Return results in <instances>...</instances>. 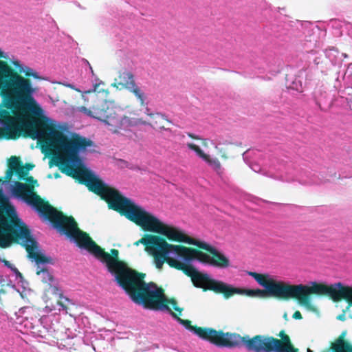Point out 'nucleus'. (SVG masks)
Wrapping results in <instances>:
<instances>
[{"label": "nucleus", "mask_w": 352, "mask_h": 352, "mask_svg": "<svg viewBox=\"0 0 352 352\" xmlns=\"http://www.w3.org/2000/svg\"><path fill=\"white\" fill-rule=\"evenodd\" d=\"M293 318L294 319H301L302 318L301 314L297 311L294 314Z\"/></svg>", "instance_id": "cd10ccee"}, {"label": "nucleus", "mask_w": 352, "mask_h": 352, "mask_svg": "<svg viewBox=\"0 0 352 352\" xmlns=\"http://www.w3.org/2000/svg\"><path fill=\"white\" fill-rule=\"evenodd\" d=\"M340 56L342 57H344V58H346L348 56L345 53H342L341 54H340Z\"/></svg>", "instance_id": "473e14b6"}, {"label": "nucleus", "mask_w": 352, "mask_h": 352, "mask_svg": "<svg viewBox=\"0 0 352 352\" xmlns=\"http://www.w3.org/2000/svg\"><path fill=\"white\" fill-rule=\"evenodd\" d=\"M37 324L39 325V329L42 327L47 332L53 329V324L52 322L51 316H41V318L37 320Z\"/></svg>", "instance_id": "f8f14e48"}, {"label": "nucleus", "mask_w": 352, "mask_h": 352, "mask_svg": "<svg viewBox=\"0 0 352 352\" xmlns=\"http://www.w3.org/2000/svg\"><path fill=\"white\" fill-rule=\"evenodd\" d=\"M119 78L120 80V82H118V85L116 83L113 85V86L117 88H118V85H122L128 89L135 84L134 76L131 72L124 71L123 72L120 73Z\"/></svg>", "instance_id": "6e6552de"}, {"label": "nucleus", "mask_w": 352, "mask_h": 352, "mask_svg": "<svg viewBox=\"0 0 352 352\" xmlns=\"http://www.w3.org/2000/svg\"><path fill=\"white\" fill-rule=\"evenodd\" d=\"M344 287H347V286H344ZM348 288L352 289V287H348ZM350 304H352V300L349 298H345Z\"/></svg>", "instance_id": "2f4dec72"}, {"label": "nucleus", "mask_w": 352, "mask_h": 352, "mask_svg": "<svg viewBox=\"0 0 352 352\" xmlns=\"http://www.w3.org/2000/svg\"><path fill=\"white\" fill-rule=\"evenodd\" d=\"M148 122H146V121H144L142 119L133 118V125H134V126H139V125H148Z\"/></svg>", "instance_id": "b1692460"}, {"label": "nucleus", "mask_w": 352, "mask_h": 352, "mask_svg": "<svg viewBox=\"0 0 352 352\" xmlns=\"http://www.w3.org/2000/svg\"><path fill=\"white\" fill-rule=\"evenodd\" d=\"M189 137L192 138H194V139H200L198 136H196L192 133H188V134Z\"/></svg>", "instance_id": "7c9ffc66"}, {"label": "nucleus", "mask_w": 352, "mask_h": 352, "mask_svg": "<svg viewBox=\"0 0 352 352\" xmlns=\"http://www.w3.org/2000/svg\"><path fill=\"white\" fill-rule=\"evenodd\" d=\"M160 116H161L162 118H164V115H162V113H160Z\"/></svg>", "instance_id": "79ce46f5"}, {"label": "nucleus", "mask_w": 352, "mask_h": 352, "mask_svg": "<svg viewBox=\"0 0 352 352\" xmlns=\"http://www.w3.org/2000/svg\"><path fill=\"white\" fill-rule=\"evenodd\" d=\"M343 79L347 82L349 87H352V67L348 66L346 71L344 75Z\"/></svg>", "instance_id": "412c9836"}, {"label": "nucleus", "mask_w": 352, "mask_h": 352, "mask_svg": "<svg viewBox=\"0 0 352 352\" xmlns=\"http://www.w3.org/2000/svg\"><path fill=\"white\" fill-rule=\"evenodd\" d=\"M243 345L254 352H286L285 344L272 337L256 336L252 338L243 336Z\"/></svg>", "instance_id": "39448f33"}, {"label": "nucleus", "mask_w": 352, "mask_h": 352, "mask_svg": "<svg viewBox=\"0 0 352 352\" xmlns=\"http://www.w3.org/2000/svg\"><path fill=\"white\" fill-rule=\"evenodd\" d=\"M128 90L134 94V95L140 101L142 105L144 106L147 104L146 102V97L145 94L136 84L129 88Z\"/></svg>", "instance_id": "9b49d317"}, {"label": "nucleus", "mask_w": 352, "mask_h": 352, "mask_svg": "<svg viewBox=\"0 0 352 352\" xmlns=\"http://www.w3.org/2000/svg\"><path fill=\"white\" fill-rule=\"evenodd\" d=\"M4 281H5V280H4V279L3 278V277H2V276H0V285H2V282H4Z\"/></svg>", "instance_id": "72a5a7b5"}, {"label": "nucleus", "mask_w": 352, "mask_h": 352, "mask_svg": "<svg viewBox=\"0 0 352 352\" xmlns=\"http://www.w3.org/2000/svg\"><path fill=\"white\" fill-rule=\"evenodd\" d=\"M204 160L211 167H212L216 170H218L221 168V164L219 160L217 158H212L208 155H207L206 159H204Z\"/></svg>", "instance_id": "a211bd4d"}, {"label": "nucleus", "mask_w": 352, "mask_h": 352, "mask_svg": "<svg viewBox=\"0 0 352 352\" xmlns=\"http://www.w3.org/2000/svg\"><path fill=\"white\" fill-rule=\"evenodd\" d=\"M51 293L55 296H58L60 298H64L63 296V289L59 286L57 280H54L51 284L49 285Z\"/></svg>", "instance_id": "4468645a"}, {"label": "nucleus", "mask_w": 352, "mask_h": 352, "mask_svg": "<svg viewBox=\"0 0 352 352\" xmlns=\"http://www.w3.org/2000/svg\"><path fill=\"white\" fill-rule=\"evenodd\" d=\"M325 55L333 65H340L342 64V58H341L340 53L336 48L332 47L327 49L325 50Z\"/></svg>", "instance_id": "1a4fd4ad"}, {"label": "nucleus", "mask_w": 352, "mask_h": 352, "mask_svg": "<svg viewBox=\"0 0 352 352\" xmlns=\"http://www.w3.org/2000/svg\"><path fill=\"white\" fill-rule=\"evenodd\" d=\"M77 111L82 113L85 115H86V116H89L90 118H93L98 120L100 121V120H104V118H100L95 116L93 114L92 111L91 110L88 109L87 108H86L85 107H78L77 109Z\"/></svg>", "instance_id": "aec40b11"}, {"label": "nucleus", "mask_w": 352, "mask_h": 352, "mask_svg": "<svg viewBox=\"0 0 352 352\" xmlns=\"http://www.w3.org/2000/svg\"><path fill=\"white\" fill-rule=\"evenodd\" d=\"M247 164H248L249 167L254 172L260 173L261 171V168L258 164H250L248 162Z\"/></svg>", "instance_id": "393cba45"}, {"label": "nucleus", "mask_w": 352, "mask_h": 352, "mask_svg": "<svg viewBox=\"0 0 352 352\" xmlns=\"http://www.w3.org/2000/svg\"><path fill=\"white\" fill-rule=\"evenodd\" d=\"M186 146L187 147L193 151L196 155L199 157L200 158H201L203 160L204 159H206L207 157V154H206L200 148L199 146H197L196 144H192V143H187L186 144Z\"/></svg>", "instance_id": "f3484780"}, {"label": "nucleus", "mask_w": 352, "mask_h": 352, "mask_svg": "<svg viewBox=\"0 0 352 352\" xmlns=\"http://www.w3.org/2000/svg\"><path fill=\"white\" fill-rule=\"evenodd\" d=\"M281 180H283L284 182H290L294 181V179L293 177L285 176V177H282Z\"/></svg>", "instance_id": "a878e982"}, {"label": "nucleus", "mask_w": 352, "mask_h": 352, "mask_svg": "<svg viewBox=\"0 0 352 352\" xmlns=\"http://www.w3.org/2000/svg\"><path fill=\"white\" fill-rule=\"evenodd\" d=\"M63 85H64L65 86H66V87H70V88H71V89H74V90H76V91H78V92H81V91H80L79 89L76 88V87L74 85H72V84L63 83Z\"/></svg>", "instance_id": "bb28decb"}, {"label": "nucleus", "mask_w": 352, "mask_h": 352, "mask_svg": "<svg viewBox=\"0 0 352 352\" xmlns=\"http://www.w3.org/2000/svg\"><path fill=\"white\" fill-rule=\"evenodd\" d=\"M243 274H248L254 278V280L263 287L267 281V278L270 276L269 274H261L250 271H243Z\"/></svg>", "instance_id": "9d476101"}, {"label": "nucleus", "mask_w": 352, "mask_h": 352, "mask_svg": "<svg viewBox=\"0 0 352 352\" xmlns=\"http://www.w3.org/2000/svg\"><path fill=\"white\" fill-rule=\"evenodd\" d=\"M0 58L8 54L0 49ZM36 90L29 80L14 73L0 60V138L16 139L27 133L43 143V151L54 155L63 171L85 184L111 207L123 214V196L108 186L85 164L81 154L91 142L74 135L68 139L58 122L46 116L34 98Z\"/></svg>", "instance_id": "f257e3e1"}, {"label": "nucleus", "mask_w": 352, "mask_h": 352, "mask_svg": "<svg viewBox=\"0 0 352 352\" xmlns=\"http://www.w3.org/2000/svg\"><path fill=\"white\" fill-rule=\"evenodd\" d=\"M160 116H161L162 118H164V115H162V113H160Z\"/></svg>", "instance_id": "37998d69"}, {"label": "nucleus", "mask_w": 352, "mask_h": 352, "mask_svg": "<svg viewBox=\"0 0 352 352\" xmlns=\"http://www.w3.org/2000/svg\"><path fill=\"white\" fill-rule=\"evenodd\" d=\"M4 263L6 267L10 269L11 275L14 277V280L16 281L17 283H22L23 277L19 270L7 261H4Z\"/></svg>", "instance_id": "ddd939ff"}, {"label": "nucleus", "mask_w": 352, "mask_h": 352, "mask_svg": "<svg viewBox=\"0 0 352 352\" xmlns=\"http://www.w3.org/2000/svg\"><path fill=\"white\" fill-rule=\"evenodd\" d=\"M102 84V82L101 80H100L98 78H97L96 77L95 78V80L94 82H93V89H91V90H88L87 91H85L86 93H90V92H94L96 91L97 87L100 85Z\"/></svg>", "instance_id": "5701e85b"}, {"label": "nucleus", "mask_w": 352, "mask_h": 352, "mask_svg": "<svg viewBox=\"0 0 352 352\" xmlns=\"http://www.w3.org/2000/svg\"><path fill=\"white\" fill-rule=\"evenodd\" d=\"M50 222L53 224L54 228L59 233L65 235L78 247L87 250L105 264L109 272L114 276L118 284L125 290L136 304L141 305L146 309L170 313L179 324L184 325L187 329L217 346L233 347L239 344L241 337L239 335L223 333L211 329L196 328L191 326L189 321L177 317L165 304V302L170 303L175 310L179 311L174 300H168L162 293V290L158 288L155 284L146 283L142 280L144 275H139L135 271L129 269L124 263L119 261L118 250H112V256L104 252L85 233L77 228L73 218L64 216L61 212L53 208Z\"/></svg>", "instance_id": "f03ea898"}, {"label": "nucleus", "mask_w": 352, "mask_h": 352, "mask_svg": "<svg viewBox=\"0 0 352 352\" xmlns=\"http://www.w3.org/2000/svg\"><path fill=\"white\" fill-rule=\"evenodd\" d=\"M249 155V151H247L246 152H243V160H245V158H247Z\"/></svg>", "instance_id": "c756f323"}, {"label": "nucleus", "mask_w": 352, "mask_h": 352, "mask_svg": "<svg viewBox=\"0 0 352 352\" xmlns=\"http://www.w3.org/2000/svg\"><path fill=\"white\" fill-rule=\"evenodd\" d=\"M100 122L109 126V130L113 133L117 132L118 129H126L130 126H134L133 118L126 116L119 119L115 113H110L104 116V120H100Z\"/></svg>", "instance_id": "0eeeda50"}, {"label": "nucleus", "mask_w": 352, "mask_h": 352, "mask_svg": "<svg viewBox=\"0 0 352 352\" xmlns=\"http://www.w3.org/2000/svg\"><path fill=\"white\" fill-rule=\"evenodd\" d=\"M31 307H23L21 308L18 313H16V323L20 327V331H23L25 333L31 334L34 337L43 338L45 336L43 334V331L39 329V325L37 324V320L31 318L29 320L28 315L32 311Z\"/></svg>", "instance_id": "423d86ee"}, {"label": "nucleus", "mask_w": 352, "mask_h": 352, "mask_svg": "<svg viewBox=\"0 0 352 352\" xmlns=\"http://www.w3.org/2000/svg\"><path fill=\"white\" fill-rule=\"evenodd\" d=\"M307 352H312V351L311 349H308Z\"/></svg>", "instance_id": "58836bf2"}, {"label": "nucleus", "mask_w": 352, "mask_h": 352, "mask_svg": "<svg viewBox=\"0 0 352 352\" xmlns=\"http://www.w3.org/2000/svg\"><path fill=\"white\" fill-rule=\"evenodd\" d=\"M56 310L58 311H65L66 314L67 313L66 307L59 302H57L55 305H47L45 307V311L47 313Z\"/></svg>", "instance_id": "dca6fc26"}, {"label": "nucleus", "mask_w": 352, "mask_h": 352, "mask_svg": "<svg viewBox=\"0 0 352 352\" xmlns=\"http://www.w3.org/2000/svg\"><path fill=\"white\" fill-rule=\"evenodd\" d=\"M89 69H90V72H91V74L94 76V71L90 66H89Z\"/></svg>", "instance_id": "e433bc0d"}, {"label": "nucleus", "mask_w": 352, "mask_h": 352, "mask_svg": "<svg viewBox=\"0 0 352 352\" xmlns=\"http://www.w3.org/2000/svg\"><path fill=\"white\" fill-rule=\"evenodd\" d=\"M20 236L15 240L20 242L24 247H25L29 256L37 265L36 274L44 283L48 285L51 284L55 279L51 273L46 269V264L53 263V259L45 255L39 250L37 242L31 235L29 230H20Z\"/></svg>", "instance_id": "20e7f679"}, {"label": "nucleus", "mask_w": 352, "mask_h": 352, "mask_svg": "<svg viewBox=\"0 0 352 352\" xmlns=\"http://www.w3.org/2000/svg\"><path fill=\"white\" fill-rule=\"evenodd\" d=\"M314 63H315L316 65H318V64H319V63H320V62L318 61V59H317V58H315V59L314 60Z\"/></svg>", "instance_id": "f704fd0d"}, {"label": "nucleus", "mask_w": 352, "mask_h": 352, "mask_svg": "<svg viewBox=\"0 0 352 352\" xmlns=\"http://www.w3.org/2000/svg\"><path fill=\"white\" fill-rule=\"evenodd\" d=\"M145 113L149 116H151L153 115V113H151L150 109L148 107H146L145 109Z\"/></svg>", "instance_id": "c85d7f7f"}, {"label": "nucleus", "mask_w": 352, "mask_h": 352, "mask_svg": "<svg viewBox=\"0 0 352 352\" xmlns=\"http://www.w3.org/2000/svg\"><path fill=\"white\" fill-rule=\"evenodd\" d=\"M338 352H352V347L348 343H340Z\"/></svg>", "instance_id": "4be33fe9"}, {"label": "nucleus", "mask_w": 352, "mask_h": 352, "mask_svg": "<svg viewBox=\"0 0 352 352\" xmlns=\"http://www.w3.org/2000/svg\"><path fill=\"white\" fill-rule=\"evenodd\" d=\"M211 142L215 146V148H217V145L213 141H212Z\"/></svg>", "instance_id": "4c0bfd02"}, {"label": "nucleus", "mask_w": 352, "mask_h": 352, "mask_svg": "<svg viewBox=\"0 0 352 352\" xmlns=\"http://www.w3.org/2000/svg\"><path fill=\"white\" fill-rule=\"evenodd\" d=\"M6 178L0 179V246L7 248L20 236V230L27 228L19 219L16 209L9 203L10 197L21 200L30 206L43 221H50L53 208L34 192L36 184L28 177L32 166L21 164L19 157L12 156L8 161Z\"/></svg>", "instance_id": "7ed1b4c3"}, {"label": "nucleus", "mask_w": 352, "mask_h": 352, "mask_svg": "<svg viewBox=\"0 0 352 352\" xmlns=\"http://www.w3.org/2000/svg\"><path fill=\"white\" fill-rule=\"evenodd\" d=\"M19 70L21 72H23L27 76H32L36 79H44L43 78H41L39 76L38 74L34 71L32 68L25 66V65H21L19 67Z\"/></svg>", "instance_id": "2eb2a0df"}, {"label": "nucleus", "mask_w": 352, "mask_h": 352, "mask_svg": "<svg viewBox=\"0 0 352 352\" xmlns=\"http://www.w3.org/2000/svg\"><path fill=\"white\" fill-rule=\"evenodd\" d=\"M343 318H344V316H339L338 317V319H339V320H342Z\"/></svg>", "instance_id": "c9c22d12"}, {"label": "nucleus", "mask_w": 352, "mask_h": 352, "mask_svg": "<svg viewBox=\"0 0 352 352\" xmlns=\"http://www.w3.org/2000/svg\"><path fill=\"white\" fill-rule=\"evenodd\" d=\"M258 201L259 199L258 198L243 192V205H245L246 207H251V206L248 205V203H253L258 204Z\"/></svg>", "instance_id": "6ab92c4d"}, {"label": "nucleus", "mask_w": 352, "mask_h": 352, "mask_svg": "<svg viewBox=\"0 0 352 352\" xmlns=\"http://www.w3.org/2000/svg\"><path fill=\"white\" fill-rule=\"evenodd\" d=\"M284 318H287V314H285V315H284Z\"/></svg>", "instance_id": "ea45409f"}, {"label": "nucleus", "mask_w": 352, "mask_h": 352, "mask_svg": "<svg viewBox=\"0 0 352 352\" xmlns=\"http://www.w3.org/2000/svg\"><path fill=\"white\" fill-rule=\"evenodd\" d=\"M67 301H69V300L67 298H65Z\"/></svg>", "instance_id": "a19ab883"}]
</instances>
